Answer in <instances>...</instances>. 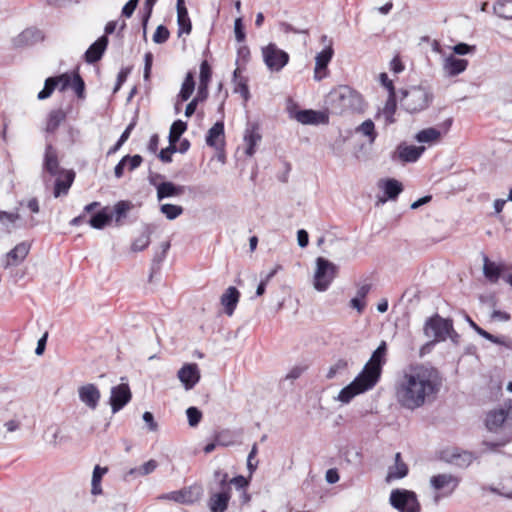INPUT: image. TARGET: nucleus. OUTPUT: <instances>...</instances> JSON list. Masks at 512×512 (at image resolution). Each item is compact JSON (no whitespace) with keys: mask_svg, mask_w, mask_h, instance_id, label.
Masks as SVG:
<instances>
[{"mask_svg":"<svg viewBox=\"0 0 512 512\" xmlns=\"http://www.w3.org/2000/svg\"><path fill=\"white\" fill-rule=\"evenodd\" d=\"M155 231V226L152 224H146L139 237H137L132 243L133 251H142L147 248L150 244V236Z\"/></svg>","mask_w":512,"mask_h":512,"instance_id":"nucleus-30","label":"nucleus"},{"mask_svg":"<svg viewBox=\"0 0 512 512\" xmlns=\"http://www.w3.org/2000/svg\"><path fill=\"white\" fill-rule=\"evenodd\" d=\"M132 208V204L129 201H119L114 206V214L115 222L117 225H120L122 219L126 217L127 212Z\"/></svg>","mask_w":512,"mask_h":512,"instance_id":"nucleus-42","label":"nucleus"},{"mask_svg":"<svg viewBox=\"0 0 512 512\" xmlns=\"http://www.w3.org/2000/svg\"><path fill=\"white\" fill-rule=\"evenodd\" d=\"M144 79L148 80L150 78L151 67L153 63V54L151 52H147L144 56Z\"/></svg>","mask_w":512,"mask_h":512,"instance_id":"nucleus-63","label":"nucleus"},{"mask_svg":"<svg viewBox=\"0 0 512 512\" xmlns=\"http://www.w3.org/2000/svg\"><path fill=\"white\" fill-rule=\"evenodd\" d=\"M74 177L75 173L73 171H69L66 175L65 180L56 179L54 187V197L57 198L61 195H66L73 183Z\"/></svg>","mask_w":512,"mask_h":512,"instance_id":"nucleus-36","label":"nucleus"},{"mask_svg":"<svg viewBox=\"0 0 512 512\" xmlns=\"http://www.w3.org/2000/svg\"><path fill=\"white\" fill-rule=\"evenodd\" d=\"M185 190V186L176 185L170 181H164L157 185V199L158 201H162L166 198L178 197L183 195Z\"/></svg>","mask_w":512,"mask_h":512,"instance_id":"nucleus-23","label":"nucleus"},{"mask_svg":"<svg viewBox=\"0 0 512 512\" xmlns=\"http://www.w3.org/2000/svg\"><path fill=\"white\" fill-rule=\"evenodd\" d=\"M483 273L490 282L496 283L500 278L501 268L484 256Z\"/></svg>","mask_w":512,"mask_h":512,"instance_id":"nucleus-32","label":"nucleus"},{"mask_svg":"<svg viewBox=\"0 0 512 512\" xmlns=\"http://www.w3.org/2000/svg\"><path fill=\"white\" fill-rule=\"evenodd\" d=\"M334 54L331 45L319 52L315 57L314 78L321 80L326 76V69Z\"/></svg>","mask_w":512,"mask_h":512,"instance_id":"nucleus-20","label":"nucleus"},{"mask_svg":"<svg viewBox=\"0 0 512 512\" xmlns=\"http://www.w3.org/2000/svg\"><path fill=\"white\" fill-rule=\"evenodd\" d=\"M325 104L332 114L361 112L364 108L362 96L348 86L333 89L325 98Z\"/></svg>","mask_w":512,"mask_h":512,"instance_id":"nucleus-2","label":"nucleus"},{"mask_svg":"<svg viewBox=\"0 0 512 512\" xmlns=\"http://www.w3.org/2000/svg\"><path fill=\"white\" fill-rule=\"evenodd\" d=\"M374 386L370 380L359 373L349 385L341 389L337 399L342 403H349L356 395L364 393Z\"/></svg>","mask_w":512,"mask_h":512,"instance_id":"nucleus-11","label":"nucleus"},{"mask_svg":"<svg viewBox=\"0 0 512 512\" xmlns=\"http://www.w3.org/2000/svg\"><path fill=\"white\" fill-rule=\"evenodd\" d=\"M454 54L457 55H467L473 53L476 50V47L473 45H469L467 43H458L452 47Z\"/></svg>","mask_w":512,"mask_h":512,"instance_id":"nucleus-55","label":"nucleus"},{"mask_svg":"<svg viewBox=\"0 0 512 512\" xmlns=\"http://www.w3.org/2000/svg\"><path fill=\"white\" fill-rule=\"evenodd\" d=\"M501 438L498 441H483V445L489 450H496L498 447L505 446L507 443L512 441V435L501 434Z\"/></svg>","mask_w":512,"mask_h":512,"instance_id":"nucleus-54","label":"nucleus"},{"mask_svg":"<svg viewBox=\"0 0 512 512\" xmlns=\"http://www.w3.org/2000/svg\"><path fill=\"white\" fill-rule=\"evenodd\" d=\"M389 504L398 512H421L418 496L412 490L393 489L389 496Z\"/></svg>","mask_w":512,"mask_h":512,"instance_id":"nucleus-5","label":"nucleus"},{"mask_svg":"<svg viewBox=\"0 0 512 512\" xmlns=\"http://www.w3.org/2000/svg\"><path fill=\"white\" fill-rule=\"evenodd\" d=\"M112 219H113V215L111 213H108L107 208H105V209L97 212L96 214H94L90 218L89 224L91 225V227H93L95 229H102L107 224H109Z\"/></svg>","mask_w":512,"mask_h":512,"instance_id":"nucleus-34","label":"nucleus"},{"mask_svg":"<svg viewBox=\"0 0 512 512\" xmlns=\"http://www.w3.org/2000/svg\"><path fill=\"white\" fill-rule=\"evenodd\" d=\"M474 460V456L471 452L455 450L448 461L459 467H468Z\"/></svg>","mask_w":512,"mask_h":512,"instance_id":"nucleus-35","label":"nucleus"},{"mask_svg":"<svg viewBox=\"0 0 512 512\" xmlns=\"http://www.w3.org/2000/svg\"><path fill=\"white\" fill-rule=\"evenodd\" d=\"M186 415L191 427H196L202 419V412L197 407H189L186 410Z\"/></svg>","mask_w":512,"mask_h":512,"instance_id":"nucleus-48","label":"nucleus"},{"mask_svg":"<svg viewBox=\"0 0 512 512\" xmlns=\"http://www.w3.org/2000/svg\"><path fill=\"white\" fill-rule=\"evenodd\" d=\"M157 0H145L144 2V15L142 17V26L144 29V33L146 32L148 21L152 15L153 7L156 4Z\"/></svg>","mask_w":512,"mask_h":512,"instance_id":"nucleus-53","label":"nucleus"},{"mask_svg":"<svg viewBox=\"0 0 512 512\" xmlns=\"http://www.w3.org/2000/svg\"><path fill=\"white\" fill-rule=\"evenodd\" d=\"M233 81L236 85L235 92L240 93L242 95V97L244 98V100L247 101L250 96L248 85H247L246 79L244 77L240 76V70L238 68L233 73Z\"/></svg>","mask_w":512,"mask_h":512,"instance_id":"nucleus-41","label":"nucleus"},{"mask_svg":"<svg viewBox=\"0 0 512 512\" xmlns=\"http://www.w3.org/2000/svg\"><path fill=\"white\" fill-rule=\"evenodd\" d=\"M20 218V215L12 212H6V211H0V222L4 225L14 224L18 219Z\"/></svg>","mask_w":512,"mask_h":512,"instance_id":"nucleus-58","label":"nucleus"},{"mask_svg":"<svg viewBox=\"0 0 512 512\" xmlns=\"http://www.w3.org/2000/svg\"><path fill=\"white\" fill-rule=\"evenodd\" d=\"M30 248L31 246L28 242H21L17 244L6 254L4 268L19 265L27 257Z\"/></svg>","mask_w":512,"mask_h":512,"instance_id":"nucleus-21","label":"nucleus"},{"mask_svg":"<svg viewBox=\"0 0 512 512\" xmlns=\"http://www.w3.org/2000/svg\"><path fill=\"white\" fill-rule=\"evenodd\" d=\"M177 151L176 146H168L165 149H162L158 155L159 159L164 163H170L172 161V154Z\"/></svg>","mask_w":512,"mask_h":512,"instance_id":"nucleus-60","label":"nucleus"},{"mask_svg":"<svg viewBox=\"0 0 512 512\" xmlns=\"http://www.w3.org/2000/svg\"><path fill=\"white\" fill-rule=\"evenodd\" d=\"M401 94L400 105L409 113L425 110L433 100V93L422 86H412L403 90Z\"/></svg>","mask_w":512,"mask_h":512,"instance_id":"nucleus-3","label":"nucleus"},{"mask_svg":"<svg viewBox=\"0 0 512 512\" xmlns=\"http://www.w3.org/2000/svg\"><path fill=\"white\" fill-rule=\"evenodd\" d=\"M57 81V87H59L60 91L66 90L71 85V77L67 73L61 74L57 77H54Z\"/></svg>","mask_w":512,"mask_h":512,"instance_id":"nucleus-62","label":"nucleus"},{"mask_svg":"<svg viewBox=\"0 0 512 512\" xmlns=\"http://www.w3.org/2000/svg\"><path fill=\"white\" fill-rule=\"evenodd\" d=\"M65 119L66 113L62 109L50 111L47 117L45 132L54 133Z\"/></svg>","mask_w":512,"mask_h":512,"instance_id":"nucleus-29","label":"nucleus"},{"mask_svg":"<svg viewBox=\"0 0 512 512\" xmlns=\"http://www.w3.org/2000/svg\"><path fill=\"white\" fill-rule=\"evenodd\" d=\"M160 211L166 216L167 219L174 220L183 213V208L179 205L167 203L160 206Z\"/></svg>","mask_w":512,"mask_h":512,"instance_id":"nucleus-45","label":"nucleus"},{"mask_svg":"<svg viewBox=\"0 0 512 512\" xmlns=\"http://www.w3.org/2000/svg\"><path fill=\"white\" fill-rule=\"evenodd\" d=\"M396 110V94L395 92L389 93L388 99L385 103L383 112L386 115L387 119H390L392 121V116L394 115Z\"/></svg>","mask_w":512,"mask_h":512,"instance_id":"nucleus-50","label":"nucleus"},{"mask_svg":"<svg viewBox=\"0 0 512 512\" xmlns=\"http://www.w3.org/2000/svg\"><path fill=\"white\" fill-rule=\"evenodd\" d=\"M383 190L388 199L394 200L402 192V184L395 179H387L384 182Z\"/></svg>","mask_w":512,"mask_h":512,"instance_id":"nucleus-39","label":"nucleus"},{"mask_svg":"<svg viewBox=\"0 0 512 512\" xmlns=\"http://www.w3.org/2000/svg\"><path fill=\"white\" fill-rule=\"evenodd\" d=\"M337 266L329 260L318 257L314 274V288L323 292L328 289L337 274Z\"/></svg>","mask_w":512,"mask_h":512,"instance_id":"nucleus-8","label":"nucleus"},{"mask_svg":"<svg viewBox=\"0 0 512 512\" xmlns=\"http://www.w3.org/2000/svg\"><path fill=\"white\" fill-rule=\"evenodd\" d=\"M108 468L107 467H100L99 465H96L93 470L92 474V482H91V493L93 495H99L102 493L101 488V480L102 477L107 473Z\"/></svg>","mask_w":512,"mask_h":512,"instance_id":"nucleus-37","label":"nucleus"},{"mask_svg":"<svg viewBox=\"0 0 512 512\" xmlns=\"http://www.w3.org/2000/svg\"><path fill=\"white\" fill-rule=\"evenodd\" d=\"M494 13L503 19H512V0H501L494 4Z\"/></svg>","mask_w":512,"mask_h":512,"instance_id":"nucleus-38","label":"nucleus"},{"mask_svg":"<svg viewBox=\"0 0 512 512\" xmlns=\"http://www.w3.org/2000/svg\"><path fill=\"white\" fill-rule=\"evenodd\" d=\"M240 293L233 287H228L220 298L221 305L224 307L225 313L232 316L239 302Z\"/></svg>","mask_w":512,"mask_h":512,"instance_id":"nucleus-24","label":"nucleus"},{"mask_svg":"<svg viewBox=\"0 0 512 512\" xmlns=\"http://www.w3.org/2000/svg\"><path fill=\"white\" fill-rule=\"evenodd\" d=\"M296 119L302 124H319L326 122L327 117L322 112L314 110H301L297 112Z\"/></svg>","mask_w":512,"mask_h":512,"instance_id":"nucleus-28","label":"nucleus"},{"mask_svg":"<svg viewBox=\"0 0 512 512\" xmlns=\"http://www.w3.org/2000/svg\"><path fill=\"white\" fill-rule=\"evenodd\" d=\"M216 444L221 446H229L233 444V440L230 437V432L225 430L218 433L216 436Z\"/></svg>","mask_w":512,"mask_h":512,"instance_id":"nucleus-61","label":"nucleus"},{"mask_svg":"<svg viewBox=\"0 0 512 512\" xmlns=\"http://www.w3.org/2000/svg\"><path fill=\"white\" fill-rule=\"evenodd\" d=\"M132 394L128 384L121 383L111 388L110 405L113 413L120 411L130 400Z\"/></svg>","mask_w":512,"mask_h":512,"instance_id":"nucleus-14","label":"nucleus"},{"mask_svg":"<svg viewBox=\"0 0 512 512\" xmlns=\"http://www.w3.org/2000/svg\"><path fill=\"white\" fill-rule=\"evenodd\" d=\"M258 127L256 125H251L247 127L244 134V141L246 143L245 153L248 156H253L255 153V147L257 143L261 140V135L258 133Z\"/></svg>","mask_w":512,"mask_h":512,"instance_id":"nucleus-27","label":"nucleus"},{"mask_svg":"<svg viewBox=\"0 0 512 512\" xmlns=\"http://www.w3.org/2000/svg\"><path fill=\"white\" fill-rule=\"evenodd\" d=\"M214 478L219 483L220 491L211 494L208 500V507L212 512H224L230 500L228 474L221 470H216L214 472Z\"/></svg>","mask_w":512,"mask_h":512,"instance_id":"nucleus-6","label":"nucleus"},{"mask_svg":"<svg viewBox=\"0 0 512 512\" xmlns=\"http://www.w3.org/2000/svg\"><path fill=\"white\" fill-rule=\"evenodd\" d=\"M357 131L369 138V142L373 143L376 139L375 125L372 120L368 119L364 121L358 128Z\"/></svg>","mask_w":512,"mask_h":512,"instance_id":"nucleus-46","label":"nucleus"},{"mask_svg":"<svg viewBox=\"0 0 512 512\" xmlns=\"http://www.w3.org/2000/svg\"><path fill=\"white\" fill-rule=\"evenodd\" d=\"M80 401L89 409L95 410L98 406L101 394L96 385L88 383L78 388Z\"/></svg>","mask_w":512,"mask_h":512,"instance_id":"nucleus-17","label":"nucleus"},{"mask_svg":"<svg viewBox=\"0 0 512 512\" xmlns=\"http://www.w3.org/2000/svg\"><path fill=\"white\" fill-rule=\"evenodd\" d=\"M186 390L192 389L200 380V372L197 364H185L177 374Z\"/></svg>","mask_w":512,"mask_h":512,"instance_id":"nucleus-18","label":"nucleus"},{"mask_svg":"<svg viewBox=\"0 0 512 512\" xmlns=\"http://www.w3.org/2000/svg\"><path fill=\"white\" fill-rule=\"evenodd\" d=\"M485 426L492 433L512 435V402L506 409L490 410L486 414Z\"/></svg>","mask_w":512,"mask_h":512,"instance_id":"nucleus-4","label":"nucleus"},{"mask_svg":"<svg viewBox=\"0 0 512 512\" xmlns=\"http://www.w3.org/2000/svg\"><path fill=\"white\" fill-rule=\"evenodd\" d=\"M468 67V60L449 55L443 60L442 69L447 77H455L463 73Z\"/></svg>","mask_w":512,"mask_h":512,"instance_id":"nucleus-19","label":"nucleus"},{"mask_svg":"<svg viewBox=\"0 0 512 512\" xmlns=\"http://www.w3.org/2000/svg\"><path fill=\"white\" fill-rule=\"evenodd\" d=\"M348 363L344 359H338L328 370L327 379H333L339 372L347 369Z\"/></svg>","mask_w":512,"mask_h":512,"instance_id":"nucleus-49","label":"nucleus"},{"mask_svg":"<svg viewBox=\"0 0 512 512\" xmlns=\"http://www.w3.org/2000/svg\"><path fill=\"white\" fill-rule=\"evenodd\" d=\"M44 39V35L41 30L37 28H27L13 38V46L15 48H25L35 45Z\"/></svg>","mask_w":512,"mask_h":512,"instance_id":"nucleus-16","label":"nucleus"},{"mask_svg":"<svg viewBox=\"0 0 512 512\" xmlns=\"http://www.w3.org/2000/svg\"><path fill=\"white\" fill-rule=\"evenodd\" d=\"M425 151L424 146H413L400 144L394 152L392 159L394 161H401L404 163L416 162Z\"/></svg>","mask_w":512,"mask_h":512,"instance_id":"nucleus-15","label":"nucleus"},{"mask_svg":"<svg viewBox=\"0 0 512 512\" xmlns=\"http://www.w3.org/2000/svg\"><path fill=\"white\" fill-rule=\"evenodd\" d=\"M460 478L452 474H438L430 478V485L434 490L444 491V496L451 495L458 487Z\"/></svg>","mask_w":512,"mask_h":512,"instance_id":"nucleus-13","label":"nucleus"},{"mask_svg":"<svg viewBox=\"0 0 512 512\" xmlns=\"http://www.w3.org/2000/svg\"><path fill=\"white\" fill-rule=\"evenodd\" d=\"M387 343L382 341L376 350L372 353L369 361L365 364L361 375L370 380L374 385L380 379L382 367L386 363Z\"/></svg>","mask_w":512,"mask_h":512,"instance_id":"nucleus-7","label":"nucleus"},{"mask_svg":"<svg viewBox=\"0 0 512 512\" xmlns=\"http://www.w3.org/2000/svg\"><path fill=\"white\" fill-rule=\"evenodd\" d=\"M43 166L44 170L53 176L60 173L57 152L51 143L46 145Z\"/></svg>","mask_w":512,"mask_h":512,"instance_id":"nucleus-26","label":"nucleus"},{"mask_svg":"<svg viewBox=\"0 0 512 512\" xmlns=\"http://www.w3.org/2000/svg\"><path fill=\"white\" fill-rule=\"evenodd\" d=\"M211 68L207 61H203L200 66V84L208 85L211 78Z\"/></svg>","mask_w":512,"mask_h":512,"instance_id":"nucleus-56","label":"nucleus"},{"mask_svg":"<svg viewBox=\"0 0 512 512\" xmlns=\"http://www.w3.org/2000/svg\"><path fill=\"white\" fill-rule=\"evenodd\" d=\"M57 88V81L54 77H49L45 80L43 89L38 93V99L44 100L51 96L53 91Z\"/></svg>","mask_w":512,"mask_h":512,"instance_id":"nucleus-47","label":"nucleus"},{"mask_svg":"<svg viewBox=\"0 0 512 512\" xmlns=\"http://www.w3.org/2000/svg\"><path fill=\"white\" fill-rule=\"evenodd\" d=\"M442 387L439 371L428 365H411L398 378L395 386L398 403L415 410L432 403Z\"/></svg>","mask_w":512,"mask_h":512,"instance_id":"nucleus-1","label":"nucleus"},{"mask_svg":"<svg viewBox=\"0 0 512 512\" xmlns=\"http://www.w3.org/2000/svg\"><path fill=\"white\" fill-rule=\"evenodd\" d=\"M194 88H195V82H194L193 74L191 72H188L184 79V82L182 83L181 90L178 94V97L180 98V100L187 101L191 97V95L194 91Z\"/></svg>","mask_w":512,"mask_h":512,"instance_id":"nucleus-40","label":"nucleus"},{"mask_svg":"<svg viewBox=\"0 0 512 512\" xmlns=\"http://www.w3.org/2000/svg\"><path fill=\"white\" fill-rule=\"evenodd\" d=\"M75 91V93L77 94V96L79 98H83L84 97V92H85V83L83 81V79L81 78V76L78 74V73H75L73 75V78L71 80V85Z\"/></svg>","mask_w":512,"mask_h":512,"instance_id":"nucleus-52","label":"nucleus"},{"mask_svg":"<svg viewBox=\"0 0 512 512\" xmlns=\"http://www.w3.org/2000/svg\"><path fill=\"white\" fill-rule=\"evenodd\" d=\"M108 42L106 35L99 37L85 52V61L89 64L99 61L107 48Z\"/></svg>","mask_w":512,"mask_h":512,"instance_id":"nucleus-22","label":"nucleus"},{"mask_svg":"<svg viewBox=\"0 0 512 512\" xmlns=\"http://www.w3.org/2000/svg\"><path fill=\"white\" fill-rule=\"evenodd\" d=\"M224 138V124L221 121L216 122L209 130L206 136V144L210 147H217L220 139Z\"/></svg>","mask_w":512,"mask_h":512,"instance_id":"nucleus-31","label":"nucleus"},{"mask_svg":"<svg viewBox=\"0 0 512 512\" xmlns=\"http://www.w3.org/2000/svg\"><path fill=\"white\" fill-rule=\"evenodd\" d=\"M452 330V320L444 319L438 314L428 318L424 325V333L433 338L434 342L445 341Z\"/></svg>","mask_w":512,"mask_h":512,"instance_id":"nucleus-9","label":"nucleus"},{"mask_svg":"<svg viewBox=\"0 0 512 512\" xmlns=\"http://www.w3.org/2000/svg\"><path fill=\"white\" fill-rule=\"evenodd\" d=\"M177 23L179 26V35H181L182 33L190 34L192 30V24L188 15V10H182V12H177Z\"/></svg>","mask_w":512,"mask_h":512,"instance_id":"nucleus-43","label":"nucleus"},{"mask_svg":"<svg viewBox=\"0 0 512 512\" xmlns=\"http://www.w3.org/2000/svg\"><path fill=\"white\" fill-rule=\"evenodd\" d=\"M263 60L270 71H280L289 61V55L279 49L276 44L270 43L262 48Z\"/></svg>","mask_w":512,"mask_h":512,"instance_id":"nucleus-10","label":"nucleus"},{"mask_svg":"<svg viewBox=\"0 0 512 512\" xmlns=\"http://www.w3.org/2000/svg\"><path fill=\"white\" fill-rule=\"evenodd\" d=\"M187 124L183 122L182 120H176L170 128V131L174 134H177L181 137V135L186 131Z\"/></svg>","mask_w":512,"mask_h":512,"instance_id":"nucleus-64","label":"nucleus"},{"mask_svg":"<svg viewBox=\"0 0 512 512\" xmlns=\"http://www.w3.org/2000/svg\"><path fill=\"white\" fill-rule=\"evenodd\" d=\"M169 36L170 32L167 29V27H165L164 25H159L153 34V41L156 44H162L169 39Z\"/></svg>","mask_w":512,"mask_h":512,"instance_id":"nucleus-51","label":"nucleus"},{"mask_svg":"<svg viewBox=\"0 0 512 512\" xmlns=\"http://www.w3.org/2000/svg\"><path fill=\"white\" fill-rule=\"evenodd\" d=\"M124 161L126 162L129 170L132 171V170L138 168L141 165L143 159L138 154L134 155V156L126 155V156H124Z\"/></svg>","mask_w":512,"mask_h":512,"instance_id":"nucleus-59","label":"nucleus"},{"mask_svg":"<svg viewBox=\"0 0 512 512\" xmlns=\"http://www.w3.org/2000/svg\"><path fill=\"white\" fill-rule=\"evenodd\" d=\"M157 467H158L157 461L154 459H151L138 468L130 469L128 474L129 475L145 476V475H149L152 472H154Z\"/></svg>","mask_w":512,"mask_h":512,"instance_id":"nucleus-44","label":"nucleus"},{"mask_svg":"<svg viewBox=\"0 0 512 512\" xmlns=\"http://www.w3.org/2000/svg\"><path fill=\"white\" fill-rule=\"evenodd\" d=\"M394 460V465L388 468V473L386 476L387 483H390L393 480L402 479L406 477L409 471L407 464L402 460L400 452H397L395 454Z\"/></svg>","mask_w":512,"mask_h":512,"instance_id":"nucleus-25","label":"nucleus"},{"mask_svg":"<svg viewBox=\"0 0 512 512\" xmlns=\"http://www.w3.org/2000/svg\"><path fill=\"white\" fill-rule=\"evenodd\" d=\"M440 137H441V132L438 129H436L434 127H429V128L419 131L416 134L415 139L419 143L431 144V143L437 142L440 139Z\"/></svg>","mask_w":512,"mask_h":512,"instance_id":"nucleus-33","label":"nucleus"},{"mask_svg":"<svg viewBox=\"0 0 512 512\" xmlns=\"http://www.w3.org/2000/svg\"><path fill=\"white\" fill-rule=\"evenodd\" d=\"M235 38L238 42H243L246 38L242 18H236L234 22Z\"/></svg>","mask_w":512,"mask_h":512,"instance_id":"nucleus-57","label":"nucleus"},{"mask_svg":"<svg viewBox=\"0 0 512 512\" xmlns=\"http://www.w3.org/2000/svg\"><path fill=\"white\" fill-rule=\"evenodd\" d=\"M202 494V487L199 485H193L185 487L181 490L163 494L159 497V499L171 500L180 504H193L200 500Z\"/></svg>","mask_w":512,"mask_h":512,"instance_id":"nucleus-12","label":"nucleus"}]
</instances>
